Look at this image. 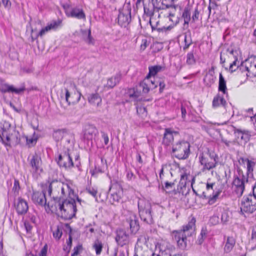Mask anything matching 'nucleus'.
<instances>
[{"mask_svg": "<svg viewBox=\"0 0 256 256\" xmlns=\"http://www.w3.org/2000/svg\"><path fill=\"white\" fill-rule=\"evenodd\" d=\"M140 86L142 89L144 93L147 94L150 90L156 88V84L154 80H152L148 76H146L144 80L140 83Z\"/></svg>", "mask_w": 256, "mask_h": 256, "instance_id": "obj_21", "label": "nucleus"}, {"mask_svg": "<svg viewBox=\"0 0 256 256\" xmlns=\"http://www.w3.org/2000/svg\"><path fill=\"white\" fill-rule=\"evenodd\" d=\"M160 21L157 20L154 14L150 17V23L152 30L157 28L159 24Z\"/></svg>", "mask_w": 256, "mask_h": 256, "instance_id": "obj_43", "label": "nucleus"}, {"mask_svg": "<svg viewBox=\"0 0 256 256\" xmlns=\"http://www.w3.org/2000/svg\"><path fill=\"white\" fill-rule=\"evenodd\" d=\"M32 200L34 204L41 206H47L50 208L53 206L52 202L47 201L46 194L43 191L34 192L32 195Z\"/></svg>", "mask_w": 256, "mask_h": 256, "instance_id": "obj_14", "label": "nucleus"}, {"mask_svg": "<svg viewBox=\"0 0 256 256\" xmlns=\"http://www.w3.org/2000/svg\"><path fill=\"white\" fill-rule=\"evenodd\" d=\"M126 178L128 180H132L135 178L136 176L130 170H127Z\"/></svg>", "mask_w": 256, "mask_h": 256, "instance_id": "obj_57", "label": "nucleus"}, {"mask_svg": "<svg viewBox=\"0 0 256 256\" xmlns=\"http://www.w3.org/2000/svg\"><path fill=\"white\" fill-rule=\"evenodd\" d=\"M196 218H192L188 224L182 226V229L174 230L172 232V237L176 243L179 248L185 250L187 246V238L192 236L195 229Z\"/></svg>", "mask_w": 256, "mask_h": 256, "instance_id": "obj_2", "label": "nucleus"}, {"mask_svg": "<svg viewBox=\"0 0 256 256\" xmlns=\"http://www.w3.org/2000/svg\"><path fill=\"white\" fill-rule=\"evenodd\" d=\"M74 134L70 132H67L62 140L64 148L67 151H70L74 146Z\"/></svg>", "mask_w": 256, "mask_h": 256, "instance_id": "obj_22", "label": "nucleus"}, {"mask_svg": "<svg viewBox=\"0 0 256 256\" xmlns=\"http://www.w3.org/2000/svg\"><path fill=\"white\" fill-rule=\"evenodd\" d=\"M232 132L235 138L239 142L246 144L250 140L251 136L250 132L246 129L237 128L236 126H232Z\"/></svg>", "mask_w": 256, "mask_h": 256, "instance_id": "obj_12", "label": "nucleus"}, {"mask_svg": "<svg viewBox=\"0 0 256 256\" xmlns=\"http://www.w3.org/2000/svg\"><path fill=\"white\" fill-rule=\"evenodd\" d=\"M184 46L183 47V49L184 50H186L189 48V46L192 43V40L190 34L188 36L186 34H184Z\"/></svg>", "mask_w": 256, "mask_h": 256, "instance_id": "obj_42", "label": "nucleus"}, {"mask_svg": "<svg viewBox=\"0 0 256 256\" xmlns=\"http://www.w3.org/2000/svg\"><path fill=\"white\" fill-rule=\"evenodd\" d=\"M102 137L104 139V144L106 145H107L109 142V138H108V134L104 133L102 134Z\"/></svg>", "mask_w": 256, "mask_h": 256, "instance_id": "obj_62", "label": "nucleus"}, {"mask_svg": "<svg viewBox=\"0 0 256 256\" xmlns=\"http://www.w3.org/2000/svg\"><path fill=\"white\" fill-rule=\"evenodd\" d=\"M128 236L124 230H120L117 231L116 240L118 244L121 245L126 244L128 242Z\"/></svg>", "mask_w": 256, "mask_h": 256, "instance_id": "obj_29", "label": "nucleus"}, {"mask_svg": "<svg viewBox=\"0 0 256 256\" xmlns=\"http://www.w3.org/2000/svg\"><path fill=\"white\" fill-rule=\"evenodd\" d=\"M86 190L89 194H90L96 199V194L98 192L96 189L94 188H88L86 189Z\"/></svg>", "mask_w": 256, "mask_h": 256, "instance_id": "obj_53", "label": "nucleus"}, {"mask_svg": "<svg viewBox=\"0 0 256 256\" xmlns=\"http://www.w3.org/2000/svg\"><path fill=\"white\" fill-rule=\"evenodd\" d=\"M236 63H237V60H234L230 66V70L232 72L235 71L236 67H238L236 66Z\"/></svg>", "mask_w": 256, "mask_h": 256, "instance_id": "obj_59", "label": "nucleus"}, {"mask_svg": "<svg viewBox=\"0 0 256 256\" xmlns=\"http://www.w3.org/2000/svg\"><path fill=\"white\" fill-rule=\"evenodd\" d=\"M130 229L132 233H136L139 229V224L136 216L132 214L128 219Z\"/></svg>", "mask_w": 256, "mask_h": 256, "instance_id": "obj_26", "label": "nucleus"}, {"mask_svg": "<svg viewBox=\"0 0 256 256\" xmlns=\"http://www.w3.org/2000/svg\"><path fill=\"white\" fill-rule=\"evenodd\" d=\"M218 90L219 91L222 92L224 94H225L226 92V82L222 73L220 74Z\"/></svg>", "mask_w": 256, "mask_h": 256, "instance_id": "obj_37", "label": "nucleus"}, {"mask_svg": "<svg viewBox=\"0 0 256 256\" xmlns=\"http://www.w3.org/2000/svg\"><path fill=\"white\" fill-rule=\"evenodd\" d=\"M250 117V121L253 123L254 126H256V114L253 116H248Z\"/></svg>", "mask_w": 256, "mask_h": 256, "instance_id": "obj_64", "label": "nucleus"}, {"mask_svg": "<svg viewBox=\"0 0 256 256\" xmlns=\"http://www.w3.org/2000/svg\"><path fill=\"white\" fill-rule=\"evenodd\" d=\"M148 42L146 39H143L142 42V44L140 46V49L141 50H144L148 46Z\"/></svg>", "mask_w": 256, "mask_h": 256, "instance_id": "obj_56", "label": "nucleus"}, {"mask_svg": "<svg viewBox=\"0 0 256 256\" xmlns=\"http://www.w3.org/2000/svg\"><path fill=\"white\" fill-rule=\"evenodd\" d=\"M178 135L179 133L178 131L174 130L172 128H166L163 137V144L166 146L170 145L174 141V137Z\"/></svg>", "mask_w": 256, "mask_h": 256, "instance_id": "obj_17", "label": "nucleus"}, {"mask_svg": "<svg viewBox=\"0 0 256 256\" xmlns=\"http://www.w3.org/2000/svg\"><path fill=\"white\" fill-rule=\"evenodd\" d=\"M218 156L214 152L208 150L202 152L198 157L199 162L202 166V171L210 170L216 168L218 163Z\"/></svg>", "mask_w": 256, "mask_h": 256, "instance_id": "obj_5", "label": "nucleus"}, {"mask_svg": "<svg viewBox=\"0 0 256 256\" xmlns=\"http://www.w3.org/2000/svg\"><path fill=\"white\" fill-rule=\"evenodd\" d=\"M214 70L213 68L209 70L204 78V83L208 86H211L215 82L216 77L214 75Z\"/></svg>", "mask_w": 256, "mask_h": 256, "instance_id": "obj_28", "label": "nucleus"}, {"mask_svg": "<svg viewBox=\"0 0 256 256\" xmlns=\"http://www.w3.org/2000/svg\"><path fill=\"white\" fill-rule=\"evenodd\" d=\"M118 256H128V249L127 248H123L119 251Z\"/></svg>", "mask_w": 256, "mask_h": 256, "instance_id": "obj_54", "label": "nucleus"}, {"mask_svg": "<svg viewBox=\"0 0 256 256\" xmlns=\"http://www.w3.org/2000/svg\"><path fill=\"white\" fill-rule=\"evenodd\" d=\"M82 246L81 244H78L76 246L74 247L73 252L71 256H78L82 252Z\"/></svg>", "mask_w": 256, "mask_h": 256, "instance_id": "obj_47", "label": "nucleus"}, {"mask_svg": "<svg viewBox=\"0 0 256 256\" xmlns=\"http://www.w3.org/2000/svg\"><path fill=\"white\" fill-rule=\"evenodd\" d=\"M2 2L4 7H10L11 6L10 0H2Z\"/></svg>", "mask_w": 256, "mask_h": 256, "instance_id": "obj_63", "label": "nucleus"}, {"mask_svg": "<svg viewBox=\"0 0 256 256\" xmlns=\"http://www.w3.org/2000/svg\"><path fill=\"white\" fill-rule=\"evenodd\" d=\"M0 131V142L5 146L18 144L20 142V134L8 122L4 121Z\"/></svg>", "mask_w": 256, "mask_h": 256, "instance_id": "obj_3", "label": "nucleus"}, {"mask_svg": "<svg viewBox=\"0 0 256 256\" xmlns=\"http://www.w3.org/2000/svg\"><path fill=\"white\" fill-rule=\"evenodd\" d=\"M256 210V198L253 194L244 196L242 200L240 212L242 213H252Z\"/></svg>", "mask_w": 256, "mask_h": 256, "instance_id": "obj_10", "label": "nucleus"}, {"mask_svg": "<svg viewBox=\"0 0 256 256\" xmlns=\"http://www.w3.org/2000/svg\"><path fill=\"white\" fill-rule=\"evenodd\" d=\"M68 131L65 130H54L52 134L53 138L56 142H58L61 140H62L65 134Z\"/></svg>", "mask_w": 256, "mask_h": 256, "instance_id": "obj_36", "label": "nucleus"}, {"mask_svg": "<svg viewBox=\"0 0 256 256\" xmlns=\"http://www.w3.org/2000/svg\"><path fill=\"white\" fill-rule=\"evenodd\" d=\"M226 104V102L223 96L218 94L214 97L212 100V106L214 108H217L220 106L225 107Z\"/></svg>", "mask_w": 256, "mask_h": 256, "instance_id": "obj_30", "label": "nucleus"}, {"mask_svg": "<svg viewBox=\"0 0 256 256\" xmlns=\"http://www.w3.org/2000/svg\"><path fill=\"white\" fill-rule=\"evenodd\" d=\"M120 198V196L117 193L112 194L110 196V200L112 204H114V202H118Z\"/></svg>", "mask_w": 256, "mask_h": 256, "instance_id": "obj_51", "label": "nucleus"}, {"mask_svg": "<svg viewBox=\"0 0 256 256\" xmlns=\"http://www.w3.org/2000/svg\"><path fill=\"white\" fill-rule=\"evenodd\" d=\"M130 12L128 10L120 12L118 16V22L122 26H126L130 21Z\"/></svg>", "mask_w": 256, "mask_h": 256, "instance_id": "obj_24", "label": "nucleus"}, {"mask_svg": "<svg viewBox=\"0 0 256 256\" xmlns=\"http://www.w3.org/2000/svg\"><path fill=\"white\" fill-rule=\"evenodd\" d=\"M98 133V131L94 125L86 124L83 129L82 140L88 142L92 140Z\"/></svg>", "mask_w": 256, "mask_h": 256, "instance_id": "obj_16", "label": "nucleus"}, {"mask_svg": "<svg viewBox=\"0 0 256 256\" xmlns=\"http://www.w3.org/2000/svg\"><path fill=\"white\" fill-rule=\"evenodd\" d=\"M162 68V67L160 66H156L149 68V74L148 76L149 78L150 76H154L158 72H160Z\"/></svg>", "mask_w": 256, "mask_h": 256, "instance_id": "obj_41", "label": "nucleus"}, {"mask_svg": "<svg viewBox=\"0 0 256 256\" xmlns=\"http://www.w3.org/2000/svg\"><path fill=\"white\" fill-rule=\"evenodd\" d=\"M220 191H217L212 196H210L208 202L210 204H213L216 202L220 194Z\"/></svg>", "mask_w": 256, "mask_h": 256, "instance_id": "obj_48", "label": "nucleus"}, {"mask_svg": "<svg viewBox=\"0 0 256 256\" xmlns=\"http://www.w3.org/2000/svg\"><path fill=\"white\" fill-rule=\"evenodd\" d=\"M156 86L158 84L160 86V92H162L165 87L164 83L162 82H156Z\"/></svg>", "mask_w": 256, "mask_h": 256, "instance_id": "obj_60", "label": "nucleus"}, {"mask_svg": "<svg viewBox=\"0 0 256 256\" xmlns=\"http://www.w3.org/2000/svg\"><path fill=\"white\" fill-rule=\"evenodd\" d=\"M200 14V10H198V6L196 7L192 12V22H195L198 20Z\"/></svg>", "mask_w": 256, "mask_h": 256, "instance_id": "obj_45", "label": "nucleus"}, {"mask_svg": "<svg viewBox=\"0 0 256 256\" xmlns=\"http://www.w3.org/2000/svg\"><path fill=\"white\" fill-rule=\"evenodd\" d=\"M186 62L188 65H192L195 64L196 59L192 52H190L187 54Z\"/></svg>", "mask_w": 256, "mask_h": 256, "instance_id": "obj_44", "label": "nucleus"}, {"mask_svg": "<svg viewBox=\"0 0 256 256\" xmlns=\"http://www.w3.org/2000/svg\"><path fill=\"white\" fill-rule=\"evenodd\" d=\"M14 206L18 214L20 215L26 214L28 209V202L22 198H18L16 200Z\"/></svg>", "mask_w": 256, "mask_h": 256, "instance_id": "obj_20", "label": "nucleus"}, {"mask_svg": "<svg viewBox=\"0 0 256 256\" xmlns=\"http://www.w3.org/2000/svg\"><path fill=\"white\" fill-rule=\"evenodd\" d=\"M154 1V0H152ZM158 1V0H156ZM178 0H160L162 5L166 6V8H162V10L160 14H158V18L161 15H163L164 17L169 18V20L173 22V24H177L178 22V18L176 16V10L177 6L174 4V3Z\"/></svg>", "mask_w": 256, "mask_h": 256, "instance_id": "obj_6", "label": "nucleus"}, {"mask_svg": "<svg viewBox=\"0 0 256 256\" xmlns=\"http://www.w3.org/2000/svg\"><path fill=\"white\" fill-rule=\"evenodd\" d=\"M62 225H58L53 230V236L56 240H59L62 234Z\"/></svg>", "mask_w": 256, "mask_h": 256, "instance_id": "obj_39", "label": "nucleus"}, {"mask_svg": "<svg viewBox=\"0 0 256 256\" xmlns=\"http://www.w3.org/2000/svg\"><path fill=\"white\" fill-rule=\"evenodd\" d=\"M246 68L248 72H252L256 76V58L247 61Z\"/></svg>", "mask_w": 256, "mask_h": 256, "instance_id": "obj_32", "label": "nucleus"}, {"mask_svg": "<svg viewBox=\"0 0 256 256\" xmlns=\"http://www.w3.org/2000/svg\"><path fill=\"white\" fill-rule=\"evenodd\" d=\"M180 179L179 184L178 186V190L179 192L183 193V188H185L187 184H191L192 186L194 182V178L190 174L186 168H180Z\"/></svg>", "mask_w": 256, "mask_h": 256, "instance_id": "obj_11", "label": "nucleus"}, {"mask_svg": "<svg viewBox=\"0 0 256 256\" xmlns=\"http://www.w3.org/2000/svg\"><path fill=\"white\" fill-rule=\"evenodd\" d=\"M92 246L96 251V254H100L103 248L102 242L101 241L96 240L94 241Z\"/></svg>", "mask_w": 256, "mask_h": 256, "instance_id": "obj_40", "label": "nucleus"}, {"mask_svg": "<svg viewBox=\"0 0 256 256\" xmlns=\"http://www.w3.org/2000/svg\"><path fill=\"white\" fill-rule=\"evenodd\" d=\"M174 185V182H166L164 183V186L162 187V188L166 191V190L172 188Z\"/></svg>", "mask_w": 256, "mask_h": 256, "instance_id": "obj_52", "label": "nucleus"}, {"mask_svg": "<svg viewBox=\"0 0 256 256\" xmlns=\"http://www.w3.org/2000/svg\"><path fill=\"white\" fill-rule=\"evenodd\" d=\"M138 208L141 219L148 224L152 223V218L150 204L148 201L140 200L138 202Z\"/></svg>", "mask_w": 256, "mask_h": 256, "instance_id": "obj_9", "label": "nucleus"}, {"mask_svg": "<svg viewBox=\"0 0 256 256\" xmlns=\"http://www.w3.org/2000/svg\"><path fill=\"white\" fill-rule=\"evenodd\" d=\"M248 179L246 176L239 174L236 177L232 182V189L233 194L236 197L240 198L242 196L245 189V185L248 182Z\"/></svg>", "mask_w": 256, "mask_h": 256, "instance_id": "obj_8", "label": "nucleus"}, {"mask_svg": "<svg viewBox=\"0 0 256 256\" xmlns=\"http://www.w3.org/2000/svg\"><path fill=\"white\" fill-rule=\"evenodd\" d=\"M182 116L183 119L186 118L187 113L186 110V104H182L181 106Z\"/></svg>", "mask_w": 256, "mask_h": 256, "instance_id": "obj_55", "label": "nucleus"}, {"mask_svg": "<svg viewBox=\"0 0 256 256\" xmlns=\"http://www.w3.org/2000/svg\"><path fill=\"white\" fill-rule=\"evenodd\" d=\"M121 78V76L120 74H116L114 76L110 78L107 82L106 86L108 88H114L117 84L119 82Z\"/></svg>", "mask_w": 256, "mask_h": 256, "instance_id": "obj_34", "label": "nucleus"}, {"mask_svg": "<svg viewBox=\"0 0 256 256\" xmlns=\"http://www.w3.org/2000/svg\"><path fill=\"white\" fill-rule=\"evenodd\" d=\"M66 14L68 16L74 18L78 20H85L86 18L83 10L78 6L72 8L70 10H66Z\"/></svg>", "mask_w": 256, "mask_h": 256, "instance_id": "obj_19", "label": "nucleus"}, {"mask_svg": "<svg viewBox=\"0 0 256 256\" xmlns=\"http://www.w3.org/2000/svg\"><path fill=\"white\" fill-rule=\"evenodd\" d=\"M88 101L91 104L98 106L102 102V98L98 94H92L88 96Z\"/></svg>", "mask_w": 256, "mask_h": 256, "instance_id": "obj_33", "label": "nucleus"}, {"mask_svg": "<svg viewBox=\"0 0 256 256\" xmlns=\"http://www.w3.org/2000/svg\"><path fill=\"white\" fill-rule=\"evenodd\" d=\"M190 144L184 140L180 141L172 146V152L174 156L180 160L187 158L190 154Z\"/></svg>", "mask_w": 256, "mask_h": 256, "instance_id": "obj_7", "label": "nucleus"}, {"mask_svg": "<svg viewBox=\"0 0 256 256\" xmlns=\"http://www.w3.org/2000/svg\"><path fill=\"white\" fill-rule=\"evenodd\" d=\"M60 24V21L51 22L50 24H48L44 28H42L38 32H37L35 30L32 29L30 36L32 42H33L34 40H36L38 36L42 37L50 30H56L58 28Z\"/></svg>", "mask_w": 256, "mask_h": 256, "instance_id": "obj_13", "label": "nucleus"}, {"mask_svg": "<svg viewBox=\"0 0 256 256\" xmlns=\"http://www.w3.org/2000/svg\"><path fill=\"white\" fill-rule=\"evenodd\" d=\"M128 96L130 98L136 100L140 96V93L136 91L134 89H130L128 92Z\"/></svg>", "mask_w": 256, "mask_h": 256, "instance_id": "obj_46", "label": "nucleus"}, {"mask_svg": "<svg viewBox=\"0 0 256 256\" xmlns=\"http://www.w3.org/2000/svg\"><path fill=\"white\" fill-rule=\"evenodd\" d=\"M182 18L184 19V24H188L191 20L190 8L188 7L184 8Z\"/></svg>", "mask_w": 256, "mask_h": 256, "instance_id": "obj_38", "label": "nucleus"}, {"mask_svg": "<svg viewBox=\"0 0 256 256\" xmlns=\"http://www.w3.org/2000/svg\"><path fill=\"white\" fill-rule=\"evenodd\" d=\"M236 244V240L232 236H228L224 247L225 252L228 253L232 250Z\"/></svg>", "mask_w": 256, "mask_h": 256, "instance_id": "obj_31", "label": "nucleus"}, {"mask_svg": "<svg viewBox=\"0 0 256 256\" xmlns=\"http://www.w3.org/2000/svg\"><path fill=\"white\" fill-rule=\"evenodd\" d=\"M41 162V158L38 155L35 154L32 156L30 163L34 172H38L39 170L42 171L40 168Z\"/></svg>", "mask_w": 256, "mask_h": 256, "instance_id": "obj_27", "label": "nucleus"}, {"mask_svg": "<svg viewBox=\"0 0 256 256\" xmlns=\"http://www.w3.org/2000/svg\"><path fill=\"white\" fill-rule=\"evenodd\" d=\"M20 190V183L18 180L15 179L14 181V186L12 188V191L16 195H18Z\"/></svg>", "mask_w": 256, "mask_h": 256, "instance_id": "obj_50", "label": "nucleus"}, {"mask_svg": "<svg viewBox=\"0 0 256 256\" xmlns=\"http://www.w3.org/2000/svg\"><path fill=\"white\" fill-rule=\"evenodd\" d=\"M47 253V247L45 246L40 250V253L37 254H34L33 253H30L28 256H46Z\"/></svg>", "mask_w": 256, "mask_h": 256, "instance_id": "obj_49", "label": "nucleus"}, {"mask_svg": "<svg viewBox=\"0 0 256 256\" xmlns=\"http://www.w3.org/2000/svg\"><path fill=\"white\" fill-rule=\"evenodd\" d=\"M66 243H67L66 248H68V252H69L71 248V246L72 245V238L71 236H69L68 240L67 241Z\"/></svg>", "mask_w": 256, "mask_h": 256, "instance_id": "obj_61", "label": "nucleus"}, {"mask_svg": "<svg viewBox=\"0 0 256 256\" xmlns=\"http://www.w3.org/2000/svg\"><path fill=\"white\" fill-rule=\"evenodd\" d=\"M74 188L73 182L70 180H66L63 182L54 180L49 185L48 195L52 198L54 202H57V199L64 197L74 198Z\"/></svg>", "mask_w": 256, "mask_h": 256, "instance_id": "obj_1", "label": "nucleus"}, {"mask_svg": "<svg viewBox=\"0 0 256 256\" xmlns=\"http://www.w3.org/2000/svg\"><path fill=\"white\" fill-rule=\"evenodd\" d=\"M219 218L217 216H213L210 218V221L212 224H216L218 222Z\"/></svg>", "mask_w": 256, "mask_h": 256, "instance_id": "obj_58", "label": "nucleus"}, {"mask_svg": "<svg viewBox=\"0 0 256 256\" xmlns=\"http://www.w3.org/2000/svg\"><path fill=\"white\" fill-rule=\"evenodd\" d=\"M58 163L60 166L70 169L74 166L70 151L65 152L59 155Z\"/></svg>", "mask_w": 256, "mask_h": 256, "instance_id": "obj_15", "label": "nucleus"}, {"mask_svg": "<svg viewBox=\"0 0 256 256\" xmlns=\"http://www.w3.org/2000/svg\"><path fill=\"white\" fill-rule=\"evenodd\" d=\"M80 96L81 94L80 92H75L74 94H72L67 89H66L65 98L69 104L78 102L80 100Z\"/></svg>", "mask_w": 256, "mask_h": 256, "instance_id": "obj_25", "label": "nucleus"}, {"mask_svg": "<svg viewBox=\"0 0 256 256\" xmlns=\"http://www.w3.org/2000/svg\"><path fill=\"white\" fill-rule=\"evenodd\" d=\"M24 90V88H14L13 86L9 85L3 80H0V91L3 93L14 92L19 94Z\"/></svg>", "mask_w": 256, "mask_h": 256, "instance_id": "obj_23", "label": "nucleus"}, {"mask_svg": "<svg viewBox=\"0 0 256 256\" xmlns=\"http://www.w3.org/2000/svg\"><path fill=\"white\" fill-rule=\"evenodd\" d=\"M241 161L244 164H246V176L249 178H252L253 171L256 164V160L254 158L248 159L246 158H240V162Z\"/></svg>", "mask_w": 256, "mask_h": 256, "instance_id": "obj_18", "label": "nucleus"}, {"mask_svg": "<svg viewBox=\"0 0 256 256\" xmlns=\"http://www.w3.org/2000/svg\"><path fill=\"white\" fill-rule=\"evenodd\" d=\"M62 203L59 201L55 202L54 206L56 209H58L61 212L62 216L65 218H72L75 216L76 208V200L79 201L78 198L74 193V198H68Z\"/></svg>", "mask_w": 256, "mask_h": 256, "instance_id": "obj_4", "label": "nucleus"}, {"mask_svg": "<svg viewBox=\"0 0 256 256\" xmlns=\"http://www.w3.org/2000/svg\"><path fill=\"white\" fill-rule=\"evenodd\" d=\"M82 38L88 44H94V40L91 36V31L90 30H82Z\"/></svg>", "mask_w": 256, "mask_h": 256, "instance_id": "obj_35", "label": "nucleus"}]
</instances>
